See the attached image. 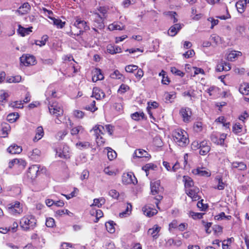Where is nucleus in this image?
Instances as JSON below:
<instances>
[{
	"label": "nucleus",
	"instance_id": "f257e3e1",
	"mask_svg": "<svg viewBox=\"0 0 249 249\" xmlns=\"http://www.w3.org/2000/svg\"><path fill=\"white\" fill-rule=\"evenodd\" d=\"M73 26L78 30L76 31L73 29L68 34L73 38L75 36L83 35L85 31L89 30V27L87 25V22L77 17L75 18V21L74 22Z\"/></svg>",
	"mask_w": 249,
	"mask_h": 249
},
{
	"label": "nucleus",
	"instance_id": "f03ea898",
	"mask_svg": "<svg viewBox=\"0 0 249 249\" xmlns=\"http://www.w3.org/2000/svg\"><path fill=\"white\" fill-rule=\"evenodd\" d=\"M36 220L33 215H27L23 217L20 221V226L24 231L34 229L36 226Z\"/></svg>",
	"mask_w": 249,
	"mask_h": 249
},
{
	"label": "nucleus",
	"instance_id": "7ed1b4c3",
	"mask_svg": "<svg viewBox=\"0 0 249 249\" xmlns=\"http://www.w3.org/2000/svg\"><path fill=\"white\" fill-rule=\"evenodd\" d=\"M95 136L96 139H103V135H105V128L102 125H95L90 131Z\"/></svg>",
	"mask_w": 249,
	"mask_h": 249
},
{
	"label": "nucleus",
	"instance_id": "20e7f679",
	"mask_svg": "<svg viewBox=\"0 0 249 249\" xmlns=\"http://www.w3.org/2000/svg\"><path fill=\"white\" fill-rule=\"evenodd\" d=\"M94 26L92 29L93 30L97 32V30L95 28H97L99 29H102L105 27L104 23V18L99 13H95L94 14Z\"/></svg>",
	"mask_w": 249,
	"mask_h": 249
},
{
	"label": "nucleus",
	"instance_id": "39448f33",
	"mask_svg": "<svg viewBox=\"0 0 249 249\" xmlns=\"http://www.w3.org/2000/svg\"><path fill=\"white\" fill-rule=\"evenodd\" d=\"M39 165H33L28 169L27 176L32 179H35L39 174Z\"/></svg>",
	"mask_w": 249,
	"mask_h": 249
},
{
	"label": "nucleus",
	"instance_id": "423d86ee",
	"mask_svg": "<svg viewBox=\"0 0 249 249\" xmlns=\"http://www.w3.org/2000/svg\"><path fill=\"white\" fill-rule=\"evenodd\" d=\"M173 137L174 139L177 140H187L188 139V135L187 133L182 129H177L172 133Z\"/></svg>",
	"mask_w": 249,
	"mask_h": 249
},
{
	"label": "nucleus",
	"instance_id": "0eeeda50",
	"mask_svg": "<svg viewBox=\"0 0 249 249\" xmlns=\"http://www.w3.org/2000/svg\"><path fill=\"white\" fill-rule=\"evenodd\" d=\"M8 210L9 213L12 214H19L22 212L20 206V203L18 201L14 203H10L8 205Z\"/></svg>",
	"mask_w": 249,
	"mask_h": 249
},
{
	"label": "nucleus",
	"instance_id": "6e6552de",
	"mask_svg": "<svg viewBox=\"0 0 249 249\" xmlns=\"http://www.w3.org/2000/svg\"><path fill=\"white\" fill-rule=\"evenodd\" d=\"M20 62L24 66L33 65L35 64L36 59L33 55H23L20 58Z\"/></svg>",
	"mask_w": 249,
	"mask_h": 249
},
{
	"label": "nucleus",
	"instance_id": "1a4fd4ad",
	"mask_svg": "<svg viewBox=\"0 0 249 249\" xmlns=\"http://www.w3.org/2000/svg\"><path fill=\"white\" fill-rule=\"evenodd\" d=\"M49 109L50 113L55 115L56 117H58L63 113V109L55 103L49 106Z\"/></svg>",
	"mask_w": 249,
	"mask_h": 249
},
{
	"label": "nucleus",
	"instance_id": "9d476101",
	"mask_svg": "<svg viewBox=\"0 0 249 249\" xmlns=\"http://www.w3.org/2000/svg\"><path fill=\"white\" fill-rule=\"evenodd\" d=\"M180 114L183 118L184 122H189L190 121L192 112L191 109L188 107H182L181 108Z\"/></svg>",
	"mask_w": 249,
	"mask_h": 249
},
{
	"label": "nucleus",
	"instance_id": "9b49d317",
	"mask_svg": "<svg viewBox=\"0 0 249 249\" xmlns=\"http://www.w3.org/2000/svg\"><path fill=\"white\" fill-rule=\"evenodd\" d=\"M247 3H249V0H240L236 2V7L239 13L244 12Z\"/></svg>",
	"mask_w": 249,
	"mask_h": 249
},
{
	"label": "nucleus",
	"instance_id": "f8f14e48",
	"mask_svg": "<svg viewBox=\"0 0 249 249\" xmlns=\"http://www.w3.org/2000/svg\"><path fill=\"white\" fill-rule=\"evenodd\" d=\"M182 28V25L180 24H175L172 26L168 30V35L170 36H174L178 33V32Z\"/></svg>",
	"mask_w": 249,
	"mask_h": 249
},
{
	"label": "nucleus",
	"instance_id": "ddd939ff",
	"mask_svg": "<svg viewBox=\"0 0 249 249\" xmlns=\"http://www.w3.org/2000/svg\"><path fill=\"white\" fill-rule=\"evenodd\" d=\"M105 93L98 88H94L92 91V97H94L97 100H99L104 98Z\"/></svg>",
	"mask_w": 249,
	"mask_h": 249
},
{
	"label": "nucleus",
	"instance_id": "4468645a",
	"mask_svg": "<svg viewBox=\"0 0 249 249\" xmlns=\"http://www.w3.org/2000/svg\"><path fill=\"white\" fill-rule=\"evenodd\" d=\"M93 75L92 79L93 82L103 80L104 78L101 70L99 69H95L93 71Z\"/></svg>",
	"mask_w": 249,
	"mask_h": 249
},
{
	"label": "nucleus",
	"instance_id": "2eb2a0df",
	"mask_svg": "<svg viewBox=\"0 0 249 249\" xmlns=\"http://www.w3.org/2000/svg\"><path fill=\"white\" fill-rule=\"evenodd\" d=\"M7 151L12 154H19L22 151V148L17 144H12L7 148Z\"/></svg>",
	"mask_w": 249,
	"mask_h": 249
},
{
	"label": "nucleus",
	"instance_id": "dca6fc26",
	"mask_svg": "<svg viewBox=\"0 0 249 249\" xmlns=\"http://www.w3.org/2000/svg\"><path fill=\"white\" fill-rule=\"evenodd\" d=\"M160 184V181L159 180L151 183V192L153 195H155L156 194H158Z\"/></svg>",
	"mask_w": 249,
	"mask_h": 249
},
{
	"label": "nucleus",
	"instance_id": "f3484780",
	"mask_svg": "<svg viewBox=\"0 0 249 249\" xmlns=\"http://www.w3.org/2000/svg\"><path fill=\"white\" fill-rule=\"evenodd\" d=\"M31 7L28 2L23 3L19 7L18 12L21 15H24L28 13L30 10Z\"/></svg>",
	"mask_w": 249,
	"mask_h": 249
},
{
	"label": "nucleus",
	"instance_id": "a211bd4d",
	"mask_svg": "<svg viewBox=\"0 0 249 249\" xmlns=\"http://www.w3.org/2000/svg\"><path fill=\"white\" fill-rule=\"evenodd\" d=\"M134 155L137 158L144 157L149 159L151 157L150 155L146 151L141 149L136 150L134 152Z\"/></svg>",
	"mask_w": 249,
	"mask_h": 249
},
{
	"label": "nucleus",
	"instance_id": "6ab92c4d",
	"mask_svg": "<svg viewBox=\"0 0 249 249\" xmlns=\"http://www.w3.org/2000/svg\"><path fill=\"white\" fill-rule=\"evenodd\" d=\"M231 167L233 169H237L238 170H245L247 168L246 164L243 162L235 161L231 163Z\"/></svg>",
	"mask_w": 249,
	"mask_h": 249
},
{
	"label": "nucleus",
	"instance_id": "aec40b11",
	"mask_svg": "<svg viewBox=\"0 0 249 249\" xmlns=\"http://www.w3.org/2000/svg\"><path fill=\"white\" fill-rule=\"evenodd\" d=\"M194 173H195L196 175H198L200 176L207 177H210L211 175L210 172H208L206 170H204L203 168H198L196 169L194 171Z\"/></svg>",
	"mask_w": 249,
	"mask_h": 249
},
{
	"label": "nucleus",
	"instance_id": "412c9836",
	"mask_svg": "<svg viewBox=\"0 0 249 249\" xmlns=\"http://www.w3.org/2000/svg\"><path fill=\"white\" fill-rule=\"evenodd\" d=\"M142 211L144 214L148 217H151L157 213L156 210H151L150 208H147L146 207H144L142 208Z\"/></svg>",
	"mask_w": 249,
	"mask_h": 249
},
{
	"label": "nucleus",
	"instance_id": "4be33fe9",
	"mask_svg": "<svg viewBox=\"0 0 249 249\" xmlns=\"http://www.w3.org/2000/svg\"><path fill=\"white\" fill-rule=\"evenodd\" d=\"M242 55V53L239 51H231L230 52L228 56H227V59L228 60L231 61H233L238 56H241Z\"/></svg>",
	"mask_w": 249,
	"mask_h": 249
},
{
	"label": "nucleus",
	"instance_id": "5701e85b",
	"mask_svg": "<svg viewBox=\"0 0 249 249\" xmlns=\"http://www.w3.org/2000/svg\"><path fill=\"white\" fill-rule=\"evenodd\" d=\"M108 29L110 31L114 30H123L124 29V26L122 24H119L117 22H114L109 25Z\"/></svg>",
	"mask_w": 249,
	"mask_h": 249
},
{
	"label": "nucleus",
	"instance_id": "b1692460",
	"mask_svg": "<svg viewBox=\"0 0 249 249\" xmlns=\"http://www.w3.org/2000/svg\"><path fill=\"white\" fill-rule=\"evenodd\" d=\"M239 91L244 95L249 94V85L248 83L241 84L239 88Z\"/></svg>",
	"mask_w": 249,
	"mask_h": 249
},
{
	"label": "nucleus",
	"instance_id": "393cba45",
	"mask_svg": "<svg viewBox=\"0 0 249 249\" xmlns=\"http://www.w3.org/2000/svg\"><path fill=\"white\" fill-rule=\"evenodd\" d=\"M76 146L82 150L90 147V144L88 141H79L76 143Z\"/></svg>",
	"mask_w": 249,
	"mask_h": 249
},
{
	"label": "nucleus",
	"instance_id": "a878e982",
	"mask_svg": "<svg viewBox=\"0 0 249 249\" xmlns=\"http://www.w3.org/2000/svg\"><path fill=\"white\" fill-rule=\"evenodd\" d=\"M44 135V130L42 126H38L36 129L35 140H39Z\"/></svg>",
	"mask_w": 249,
	"mask_h": 249
},
{
	"label": "nucleus",
	"instance_id": "bb28decb",
	"mask_svg": "<svg viewBox=\"0 0 249 249\" xmlns=\"http://www.w3.org/2000/svg\"><path fill=\"white\" fill-rule=\"evenodd\" d=\"M19 118V115L18 113H11L7 116V120L10 123H14Z\"/></svg>",
	"mask_w": 249,
	"mask_h": 249
},
{
	"label": "nucleus",
	"instance_id": "cd10ccee",
	"mask_svg": "<svg viewBox=\"0 0 249 249\" xmlns=\"http://www.w3.org/2000/svg\"><path fill=\"white\" fill-rule=\"evenodd\" d=\"M116 224L113 221H109L106 223V227L107 231L112 233L115 232V228L114 226Z\"/></svg>",
	"mask_w": 249,
	"mask_h": 249
},
{
	"label": "nucleus",
	"instance_id": "c85d7f7f",
	"mask_svg": "<svg viewBox=\"0 0 249 249\" xmlns=\"http://www.w3.org/2000/svg\"><path fill=\"white\" fill-rule=\"evenodd\" d=\"M160 228L157 225H155L152 229H149L148 232L153 237H155L157 233L160 231Z\"/></svg>",
	"mask_w": 249,
	"mask_h": 249
},
{
	"label": "nucleus",
	"instance_id": "c756f323",
	"mask_svg": "<svg viewBox=\"0 0 249 249\" xmlns=\"http://www.w3.org/2000/svg\"><path fill=\"white\" fill-rule=\"evenodd\" d=\"M21 80V77L19 75L10 76L7 78L6 81L8 83H18Z\"/></svg>",
	"mask_w": 249,
	"mask_h": 249
},
{
	"label": "nucleus",
	"instance_id": "7c9ffc66",
	"mask_svg": "<svg viewBox=\"0 0 249 249\" xmlns=\"http://www.w3.org/2000/svg\"><path fill=\"white\" fill-rule=\"evenodd\" d=\"M41 151L37 149H34L31 152V154L30 155V157L33 160H37L40 156Z\"/></svg>",
	"mask_w": 249,
	"mask_h": 249
},
{
	"label": "nucleus",
	"instance_id": "2f4dec72",
	"mask_svg": "<svg viewBox=\"0 0 249 249\" xmlns=\"http://www.w3.org/2000/svg\"><path fill=\"white\" fill-rule=\"evenodd\" d=\"M53 21V24L58 28H62L65 24V22H62L61 20L54 18H50Z\"/></svg>",
	"mask_w": 249,
	"mask_h": 249
},
{
	"label": "nucleus",
	"instance_id": "473e14b6",
	"mask_svg": "<svg viewBox=\"0 0 249 249\" xmlns=\"http://www.w3.org/2000/svg\"><path fill=\"white\" fill-rule=\"evenodd\" d=\"M30 32H31V31L29 28H24L21 27L20 25H19L18 33L21 36H24L27 35H28Z\"/></svg>",
	"mask_w": 249,
	"mask_h": 249
},
{
	"label": "nucleus",
	"instance_id": "72a5a7b5",
	"mask_svg": "<svg viewBox=\"0 0 249 249\" xmlns=\"http://www.w3.org/2000/svg\"><path fill=\"white\" fill-rule=\"evenodd\" d=\"M183 178L185 181V187H191L194 186L193 180L188 176H184Z\"/></svg>",
	"mask_w": 249,
	"mask_h": 249
},
{
	"label": "nucleus",
	"instance_id": "f704fd0d",
	"mask_svg": "<svg viewBox=\"0 0 249 249\" xmlns=\"http://www.w3.org/2000/svg\"><path fill=\"white\" fill-rule=\"evenodd\" d=\"M138 66L135 65H128L125 66V71L128 73H133L138 70Z\"/></svg>",
	"mask_w": 249,
	"mask_h": 249
},
{
	"label": "nucleus",
	"instance_id": "c9c22d12",
	"mask_svg": "<svg viewBox=\"0 0 249 249\" xmlns=\"http://www.w3.org/2000/svg\"><path fill=\"white\" fill-rule=\"evenodd\" d=\"M96 102L92 101L90 105H87L85 107V109L91 112H94L97 110V107L95 106Z\"/></svg>",
	"mask_w": 249,
	"mask_h": 249
},
{
	"label": "nucleus",
	"instance_id": "e433bc0d",
	"mask_svg": "<svg viewBox=\"0 0 249 249\" xmlns=\"http://www.w3.org/2000/svg\"><path fill=\"white\" fill-rule=\"evenodd\" d=\"M110 150H108L107 152V157L110 160H112L115 159L117 157V154L116 152L113 150L111 148H108Z\"/></svg>",
	"mask_w": 249,
	"mask_h": 249
},
{
	"label": "nucleus",
	"instance_id": "4c0bfd02",
	"mask_svg": "<svg viewBox=\"0 0 249 249\" xmlns=\"http://www.w3.org/2000/svg\"><path fill=\"white\" fill-rule=\"evenodd\" d=\"M189 215L194 219H201L202 218L203 213H195L193 211H190Z\"/></svg>",
	"mask_w": 249,
	"mask_h": 249
},
{
	"label": "nucleus",
	"instance_id": "58836bf2",
	"mask_svg": "<svg viewBox=\"0 0 249 249\" xmlns=\"http://www.w3.org/2000/svg\"><path fill=\"white\" fill-rule=\"evenodd\" d=\"M104 127L105 132L106 131L109 136L112 135L114 130V126L111 124H106Z\"/></svg>",
	"mask_w": 249,
	"mask_h": 249
},
{
	"label": "nucleus",
	"instance_id": "ea45409f",
	"mask_svg": "<svg viewBox=\"0 0 249 249\" xmlns=\"http://www.w3.org/2000/svg\"><path fill=\"white\" fill-rule=\"evenodd\" d=\"M155 168H157V166L153 163H147L142 167V169L145 172H148L150 169L154 170Z\"/></svg>",
	"mask_w": 249,
	"mask_h": 249
},
{
	"label": "nucleus",
	"instance_id": "a19ab883",
	"mask_svg": "<svg viewBox=\"0 0 249 249\" xmlns=\"http://www.w3.org/2000/svg\"><path fill=\"white\" fill-rule=\"evenodd\" d=\"M171 71L173 74H175V75L179 76L180 77H183L184 75V72L177 69L175 67H171Z\"/></svg>",
	"mask_w": 249,
	"mask_h": 249
},
{
	"label": "nucleus",
	"instance_id": "79ce46f5",
	"mask_svg": "<svg viewBox=\"0 0 249 249\" xmlns=\"http://www.w3.org/2000/svg\"><path fill=\"white\" fill-rule=\"evenodd\" d=\"M10 126L8 124H5L2 127V137L5 138L8 134V132L10 130Z\"/></svg>",
	"mask_w": 249,
	"mask_h": 249
},
{
	"label": "nucleus",
	"instance_id": "37998d69",
	"mask_svg": "<svg viewBox=\"0 0 249 249\" xmlns=\"http://www.w3.org/2000/svg\"><path fill=\"white\" fill-rule=\"evenodd\" d=\"M176 97L175 93H166L165 94V99L166 101H169L170 103L172 102V100L174 99Z\"/></svg>",
	"mask_w": 249,
	"mask_h": 249
},
{
	"label": "nucleus",
	"instance_id": "c03bdc74",
	"mask_svg": "<svg viewBox=\"0 0 249 249\" xmlns=\"http://www.w3.org/2000/svg\"><path fill=\"white\" fill-rule=\"evenodd\" d=\"M199 192V190L198 188L195 187L193 189H189L188 192H186L187 195L189 196H194L195 194H198Z\"/></svg>",
	"mask_w": 249,
	"mask_h": 249
},
{
	"label": "nucleus",
	"instance_id": "a18cd8bd",
	"mask_svg": "<svg viewBox=\"0 0 249 249\" xmlns=\"http://www.w3.org/2000/svg\"><path fill=\"white\" fill-rule=\"evenodd\" d=\"M130 89L129 87L125 84H122L118 89V92L121 93H124Z\"/></svg>",
	"mask_w": 249,
	"mask_h": 249
},
{
	"label": "nucleus",
	"instance_id": "49530a36",
	"mask_svg": "<svg viewBox=\"0 0 249 249\" xmlns=\"http://www.w3.org/2000/svg\"><path fill=\"white\" fill-rule=\"evenodd\" d=\"M55 225L54 220L53 218H47L46 220V225L48 227L53 228Z\"/></svg>",
	"mask_w": 249,
	"mask_h": 249
},
{
	"label": "nucleus",
	"instance_id": "de8ad7c7",
	"mask_svg": "<svg viewBox=\"0 0 249 249\" xmlns=\"http://www.w3.org/2000/svg\"><path fill=\"white\" fill-rule=\"evenodd\" d=\"M210 147L209 145L203 146L202 148H200L199 153L201 155H205L209 152Z\"/></svg>",
	"mask_w": 249,
	"mask_h": 249
},
{
	"label": "nucleus",
	"instance_id": "09e8293b",
	"mask_svg": "<svg viewBox=\"0 0 249 249\" xmlns=\"http://www.w3.org/2000/svg\"><path fill=\"white\" fill-rule=\"evenodd\" d=\"M110 76L112 78L120 79L123 76V75L117 70H115L113 73L111 74Z\"/></svg>",
	"mask_w": 249,
	"mask_h": 249
},
{
	"label": "nucleus",
	"instance_id": "8fccbe9b",
	"mask_svg": "<svg viewBox=\"0 0 249 249\" xmlns=\"http://www.w3.org/2000/svg\"><path fill=\"white\" fill-rule=\"evenodd\" d=\"M225 64V61L221 60L219 62L216 66V70L217 71H224V65Z\"/></svg>",
	"mask_w": 249,
	"mask_h": 249
},
{
	"label": "nucleus",
	"instance_id": "3c124183",
	"mask_svg": "<svg viewBox=\"0 0 249 249\" xmlns=\"http://www.w3.org/2000/svg\"><path fill=\"white\" fill-rule=\"evenodd\" d=\"M61 149H59V151L56 150V154L58 155L59 157L64 159H67L70 157L69 154H68L65 151L63 150L62 152H61Z\"/></svg>",
	"mask_w": 249,
	"mask_h": 249
},
{
	"label": "nucleus",
	"instance_id": "603ef678",
	"mask_svg": "<svg viewBox=\"0 0 249 249\" xmlns=\"http://www.w3.org/2000/svg\"><path fill=\"white\" fill-rule=\"evenodd\" d=\"M10 106L13 107L21 108L23 107V103L21 101H17L12 103Z\"/></svg>",
	"mask_w": 249,
	"mask_h": 249
},
{
	"label": "nucleus",
	"instance_id": "864d4df0",
	"mask_svg": "<svg viewBox=\"0 0 249 249\" xmlns=\"http://www.w3.org/2000/svg\"><path fill=\"white\" fill-rule=\"evenodd\" d=\"M194 130L197 132H200L202 130V124L201 122H196L194 125Z\"/></svg>",
	"mask_w": 249,
	"mask_h": 249
},
{
	"label": "nucleus",
	"instance_id": "5fc2aeb1",
	"mask_svg": "<svg viewBox=\"0 0 249 249\" xmlns=\"http://www.w3.org/2000/svg\"><path fill=\"white\" fill-rule=\"evenodd\" d=\"M218 185L216 187H215L214 188L217 189L219 190H222L225 188V184H224V182H223L222 179L221 178H219L218 179Z\"/></svg>",
	"mask_w": 249,
	"mask_h": 249
},
{
	"label": "nucleus",
	"instance_id": "6e6d98bb",
	"mask_svg": "<svg viewBox=\"0 0 249 249\" xmlns=\"http://www.w3.org/2000/svg\"><path fill=\"white\" fill-rule=\"evenodd\" d=\"M47 39H48L47 36H43L42 40L36 41V44L37 45H39L40 46H43V45H45L46 40H47Z\"/></svg>",
	"mask_w": 249,
	"mask_h": 249
},
{
	"label": "nucleus",
	"instance_id": "4d7b16f0",
	"mask_svg": "<svg viewBox=\"0 0 249 249\" xmlns=\"http://www.w3.org/2000/svg\"><path fill=\"white\" fill-rule=\"evenodd\" d=\"M242 130L241 125L238 124H235L232 127V131L234 133L237 134Z\"/></svg>",
	"mask_w": 249,
	"mask_h": 249
},
{
	"label": "nucleus",
	"instance_id": "13d9d810",
	"mask_svg": "<svg viewBox=\"0 0 249 249\" xmlns=\"http://www.w3.org/2000/svg\"><path fill=\"white\" fill-rule=\"evenodd\" d=\"M195 54V53L193 50H190L183 53V55L186 58H189L193 57Z\"/></svg>",
	"mask_w": 249,
	"mask_h": 249
},
{
	"label": "nucleus",
	"instance_id": "bf43d9fd",
	"mask_svg": "<svg viewBox=\"0 0 249 249\" xmlns=\"http://www.w3.org/2000/svg\"><path fill=\"white\" fill-rule=\"evenodd\" d=\"M199 141H193L191 144V148L193 150H196L197 149H200L201 147V143L198 142Z\"/></svg>",
	"mask_w": 249,
	"mask_h": 249
},
{
	"label": "nucleus",
	"instance_id": "052dcab7",
	"mask_svg": "<svg viewBox=\"0 0 249 249\" xmlns=\"http://www.w3.org/2000/svg\"><path fill=\"white\" fill-rule=\"evenodd\" d=\"M137 72L135 74V77L138 79L140 80L142 77L143 76L144 72L142 69L140 68H138Z\"/></svg>",
	"mask_w": 249,
	"mask_h": 249
},
{
	"label": "nucleus",
	"instance_id": "680f3d73",
	"mask_svg": "<svg viewBox=\"0 0 249 249\" xmlns=\"http://www.w3.org/2000/svg\"><path fill=\"white\" fill-rule=\"evenodd\" d=\"M108 193L114 198H117L119 196V193L115 190H111Z\"/></svg>",
	"mask_w": 249,
	"mask_h": 249
},
{
	"label": "nucleus",
	"instance_id": "e2e57ef3",
	"mask_svg": "<svg viewBox=\"0 0 249 249\" xmlns=\"http://www.w3.org/2000/svg\"><path fill=\"white\" fill-rule=\"evenodd\" d=\"M82 129V127L81 126H78L72 128L71 129V135H74L77 134Z\"/></svg>",
	"mask_w": 249,
	"mask_h": 249
},
{
	"label": "nucleus",
	"instance_id": "0e129e2a",
	"mask_svg": "<svg viewBox=\"0 0 249 249\" xmlns=\"http://www.w3.org/2000/svg\"><path fill=\"white\" fill-rule=\"evenodd\" d=\"M135 0H124L123 1V5L124 8L128 7L130 5L135 3Z\"/></svg>",
	"mask_w": 249,
	"mask_h": 249
},
{
	"label": "nucleus",
	"instance_id": "69168bd1",
	"mask_svg": "<svg viewBox=\"0 0 249 249\" xmlns=\"http://www.w3.org/2000/svg\"><path fill=\"white\" fill-rule=\"evenodd\" d=\"M73 114L75 117L79 119L82 118L84 115V113L82 111L78 110H75L73 112Z\"/></svg>",
	"mask_w": 249,
	"mask_h": 249
},
{
	"label": "nucleus",
	"instance_id": "338daca9",
	"mask_svg": "<svg viewBox=\"0 0 249 249\" xmlns=\"http://www.w3.org/2000/svg\"><path fill=\"white\" fill-rule=\"evenodd\" d=\"M89 176V172L88 170H84L81 175L80 179L81 180H84L85 179H87Z\"/></svg>",
	"mask_w": 249,
	"mask_h": 249
},
{
	"label": "nucleus",
	"instance_id": "774afa93",
	"mask_svg": "<svg viewBox=\"0 0 249 249\" xmlns=\"http://www.w3.org/2000/svg\"><path fill=\"white\" fill-rule=\"evenodd\" d=\"M169 230L170 231L171 228L175 229L178 227V222L177 220H173L170 224H169Z\"/></svg>",
	"mask_w": 249,
	"mask_h": 249
}]
</instances>
